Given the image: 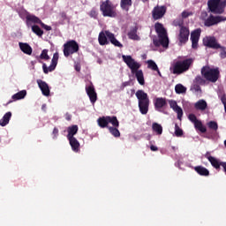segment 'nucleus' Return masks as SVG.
I'll use <instances>...</instances> for the list:
<instances>
[{
	"instance_id": "1",
	"label": "nucleus",
	"mask_w": 226,
	"mask_h": 226,
	"mask_svg": "<svg viewBox=\"0 0 226 226\" xmlns=\"http://www.w3.org/2000/svg\"><path fill=\"white\" fill-rule=\"evenodd\" d=\"M122 59L128 68L131 69V73L135 75L139 84L140 86H144V84H146V80L144 79V72L142 70H139L141 66L140 64L135 61L132 56L123 55Z\"/></svg>"
},
{
	"instance_id": "2",
	"label": "nucleus",
	"mask_w": 226,
	"mask_h": 226,
	"mask_svg": "<svg viewBox=\"0 0 226 226\" xmlns=\"http://www.w3.org/2000/svg\"><path fill=\"white\" fill-rule=\"evenodd\" d=\"M154 29L159 38L155 37L153 39L154 47H163L164 49H167L169 47V36L167 35V30L160 22L154 24Z\"/></svg>"
},
{
	"instance_id": "3",
	"label": "nucleus",
	"mask_w": 226,
	"mask_h": 226,
	"mask_svg": "<svg viewBox=\"0 0 226 226\" xmlns=\"http://www.w3.org/2000/svg\"><path fill=\"white\" fill-rule=\"evenodd\" d=\"M195 60L192 57L182 58L176 61L172 65V73L174 75H182V73H186L193 66V62Z\"/></svg>"
},
{
	"instance_id": "4",
	"label": "nucleus",
	"mask_w": 226,
	"mask_h": 226,
	"mask_svg": "<svg viewBox=\"0 0 226 226\" xmlns=\"http://www.w3.org/2000/svg\"><path fill=\"white\" fill-rule=\"evenodd\" d=\"M136 97L138 98V107L139 109L140 114H143V116H146L147 112H149V96L144 90H138L136 92Z\"/></svg>"
},
{
	"instance_id": "5",
	"label": "nucleus",
	"mask_w": 226,
	"mask_h": 226,
	"mask_svg": "<svg viewBox=\"0 0 226 226\" xmlns=\"http://www.w3.org/2000/svg\"><path fill=\"white\" fill-rule=\"evenodd\" d=\"M100 11H102V17H109V19H116L117 17L116 5L110 0L101 2Z\"/></svg>"
},
{
	"instance_id": "6",
	"label": "nucleus",
	"mask_w": 226,
	"mask_h": 226,
	"mask_svg": "<svg viewBox=\"0 0 226 226\" xmlns=\"http://www.w3.org/2000/svg\"><path fill=\"white\" fill-rule=\"evenodd\" d=\"M207 8L210 13L223 15L225 13L226 0H208Z\"/></svg>"
},
{
	"instance_id": "7",
	"label": "nucleus",
	"mask_w": 226,
	"mask_h": 226,
	"mask_svg": "<svg viewBox=\"0 0 226 226\" xmlns=\"http://www.w3.org/2000/svg\"><path fill=\"white\" fill-rule=\"evenodd\" d=\"M201 75L208 82H216L220 77V71L218 69H211L208 66H203L201 68Z\"/></svg>"
},
{
	"instance_id": "8",
	"label": "nucleus",
	"mask_w": 226,
	"mask_h": 226,
	"mask_svg": "<svg viewBox=\"0 0 226 226\" xmlns=\"http://www.w3.org/2000/svg\"><path fill=\"white\" fill-rule=\"evenodd\" d=\"M76 52H79V43L75 40L68 41L64 44V56L65 57H69Z\"/></svg>"
},
{
	"instance_id": "9",
	"label": "nucleus",
	"mask_w": 226,
	"mask_h": 226,
	"mask_svg": "<svg viewBox=\"0 0 226 226\" xmlns=\"http://www.w3.org/2000/svg\"><path fill=\"white\" fill-rule=\"evenodd\" d=\"M226 17L223 16H215L210 14L209 17L204 19V26L205 27H213V26H218L220 22H225Z\"/></svg>"
},
{
	"instance_id": "10",
	"label": "nucleus",
	"mask_w": 226,
	"mask_h": 226,
	"mask_svg": "<svg viewBox=\"0 0 226 226\" xmlns=\"http://www.w3.org/2000/svg\"><path fill=\"white\" fill-rule=\"evenodd\" d=\"M188 119L189 121H191V123L194 124V128L196 130H199V132H200L201 133H206V132H207V129L206 128V126H204L202 121L197 119V116H195V114H189Z\"/></svg>"
},
{
	"instance_id": "11",
	"label": "nucleus",
	"mask_w": 226,
	"mask_h": 226,
	"mask_svg": "<svg viewBox=\"0 0 226 226\" xmlns=\"http://www.w3.org/2000/svg\"><path fill=\"white\" fill-rule=\"evenodd\" d=\"M203 45L204 47H207V49H213L214 50H218L220 49V43H218V40L215 36H206L203 38Z\"/></svg>"
},
{
	"instance_id": "12",
	"label": "nucleus",
	"mask_w": 226,
	"mask_h": 226,
	"mask_svg": "<svg viewBox=\"0 0 226 226\" xmlns=\"http://www.w3.org/2000/svg\"><path fill=\"white\" fill-rule=\"evenodd\" d=\"M57 61H59V53H54L50 65L49 67H47V64H45L42 65L44 73L47 74L49 72H54V70H56V66H57Z\"/></svg>"
},
{
	"instance_id": "13",
	"label": "nucleus",
	"mask_w": 226,
	"mask_h": 226,
	"mask_svg": "<svg viewBox=\"0 0 226 226\" xmlns=\"http://www.w3.org/2000/svg\"><path fill=\"white\" fill-rule=\"evenodd\" d=\"M200 33L202 30L198 28L191 33L192 48L194 49H199V40H200Z\"/></svg>"
},
{
	"instance_id": "14",
	"label": "nucleus",
	"mask_w": 226,
	"mask_h": 226,
	"mask_svg": "<svg viewBox=\"0 0 226 226\" xmlns=\"http://www.w3.org/2000/svg\"><path fill=\"white\" fill-rule=\"evenodd\" d=\"M167 13V7L165 6H156L152 11V17L154 20H160L162 19L163 15Z\"/></svg>"
},
{
	"instance_id": "15",
	"label": "nucleus",
	"mask_w": 226,
	"mask_h": 226,
	"mask_svg": "<svg viewBox=\"0 0 226 226\" xmlns=\"http://www.w3.org/2000/svg\"><path fill=\"white\" fill-rule=\"evenodd\" d=\"M190 38V29L186 26H182L179 30L178 41L185 45Z\"/></svg>"
},
{
	"instance_id": "16",
	"label": "nucleus",
	"mask_w": 226,
	"mask_h": 226,
	"mask_svg": "<svg viewBox=\"0 0 226 226\" xmlns=\"http://www.w3.org/2000/svg\"><path fill=\"white\" fill-rule=\"evenodd\" d=\"M86 91L91 103H96V100H98V95L96 94V91L94 90V86H93V83H91L88 87H86Z\"/></svg>"
},
{
	"instance_id": "17",
	"label": "nucleus",
	"mask_w": 226,
	"mask_h": 226,
	"mask_svg": "<svg viewBox=\"0 0 226 226\" xmlns=\"http://www.w3.org/2000/svg\"><path fill=\"white\" fill-rule=\"evenodd\" d=\"M170 107L177 114V119H180L183 117V109L177 105V102L174 100L169 101Z\"/></svg>"
},
{
	"instance_id": "18",
	"label": "nucleus",
	"mask_w": 226,
	"mask_h": 226,
	"mask_svg": "<svg viewBox=\"0 0 226 226\" xmlns=\"http://www.w3.org/2000/svg\"><path fill=\"white\" fill-rule=\"evenodd\" d=\"M154 105L155 110L162 112V109H163V107H167V99L163 97H157L154 101Z\"/></svg>"
},
{
	"instance_id": "19",
	"label": "nucleus",
	"mask_w": 226,
	"mask_h": 226,
	"mask_svg": "<svg viewBox=\"0 0 226 226\" xmlns=\"http://www.w3.org/2000/svg\"><path fill=\"white\" fill-rule=\"evenodd\" d=\"M37 84L39 86V88L41 89L43 96H50V88L49 87V84L47 82L39 79L37 80Z\"/></svg>"
},
{
	"instance_id": "20",
	"label": "nucleus",
	"mask_w": 226,
	"mask_h": 226,
	"mask_svg": "<svg viewBox=\"0 0 226 226\" xmlns=\"http://www.w3.org/2000/svg\"><path fill=\"white\" fill-rule=\"evenodd\" d=\"M138 31H139V26H135L131 27L130 31L127 34L129 40H134L135 41H139L140 36L137 34Z\"/></svg>"
},
{
	"instance_id": "21",
	"label": "nucleus",
	"mask_w": 226,
	"mask_h": 226,
	"mask_svg": "<svg viewBox=\"0 0 226 226\" xmlns=\"http://www.w3.org/2000/svg\"><path fill=\"white\" fill-rule=\"evenodd\" d=\"M106 36L112 45L115 47H119V49H123L122 43L116 39V35H114V34H112L110 31H106Z\"/></svg>"
},
{
	"instance_id": "22",
	"label": "nucleus",
	"mask_w": 226,
	"mask_h": 226,
	"mask_svg": "<svg viewBox=\"0 0 226 226\" xmlns=\"http://www.w3.org/2000/svg\"><path fill=\"white\" fill-rule=\"evenodd\" d=\"M68 140L72 151H74V153H79V151H80V143L77 138H70Z\"/></svg>"
},
{
	"instance_id": "23",
	"label": "nucleus",
	"mask_w": 226,
	"mask_h": 226,
	"mask_svg": "<svg viewBox=\"0 0 226 226\" xmlns=\"http://www.w3.org/2000/svg\"><path fill=\"white\" fill-rule=\"evenodd\" d=\"M19 46L20 50L23 51L24 54H26L27 56H31V54H33V48H31L28 43L19 42Z\"/></svg>"
},
{
	"instance_id": "24",
	"label": "nucleus",
	"mask_w": 226,
	"mask_h": 226,
	"mask_svg": "<svg viewBox=\"0 0 226 226\" xmlns=\"http://www.w3.org/2000/svg\"><path fill=\"white\" fill-rule=\"evenodd\" d=\"M67 139H75V135H77L79 132V125H72L67 128Z\"/></svg>"
},
{
	"instance_id": "25",
	"label": "nucleus",
	"mask_w": 226,
	"mask_h": 226,
	"mask_svg": "<svg viewBox=\"0 0 226 226\" xmlns=\"http://www.w3.org/2000/svg\"><path fill=\"white\" fill-rule=\"evenodd\" d=\"M194 108L196 109V110L204 111L206 110V109H207V102L204 99H200L197 102H195Z\"/></svg>"
},
{
	"instance_id": "26",
	"label": "nucleus",
	"mask_w": 226,
	"mask_h": 226,
	"mask_svg": "<svg viewBox=\"0 0 226 226\" xmlns=\"http://www.w3.org/2000/svg\"><path fill=\"white\" fill-rule=\"evenodd\" d=\"M194 170L200 176H205V177L209 176V170L205 168L204 166H196L194 167Z\"/></svg>"
},
{
	"instance_id": "27",
	"label": "nucleus",
	"mask_w": 226,
	"mask_h": 226,
	"mask_svg": "<svg viewBox=\"0 0 226 226\" xmlns=\"http://www.w3.org/2000/svg\"><path fill=\"white\" fill-rule=\"evenodd\" d=\"M32 22L33 24H41V19L40 18L28 14L26 15V25L29 26V23Z\"/></svg>"
},
{
	"instance_id": "28",
	"label": "nucleus",
	"mask_w": 226,
	"mask_h": 226,
	"mask_svg": "<svg viewBox=\"0 0 226 226\" xmlns=\"http://www.w3.org/2000/svg\"><path fill=\"white\" fill-rule=\"evenodd\" d=\"M10 119H11V111H8L4 115L0 120V126H6L10 123Z\"/></svg>"
},
{
	"instance_id": "29",
	"label": "nucleus",
	"mask_w": 226,
	"mask_h": 226,
	"mask_svg": "<svg viewBox=\"0 0 226 226\" xmlns=\"http://www.w3.org/2000/svg\"><path fill=\"white\" fill-rule=\"evenodd\" d=\"M107 34L106 32H100L98 41L100 45H109V40L107 39Z\"/></svg>"
},
{
	"instance_id": "30",
	"label": "nucleus",
	"mask_w": 226,
	"mask_h": 226,
	"mask_svg": "<svg viewBox=\"0 0 226 226\" xmlns=\"http://www.w3.org/2000/svg\"><path fill=\"white\" fill-rule=\"evenodd\" d=\"M208 162L211 163L214 169L220 170V167H222V162L218 161V159L215 157H208Z\"/></svg>"
},
{
	"instance_id": "31",
	"label": "nucleus",
	"mask_w": 226,
	"mask_h": 226,
	"mask_svg": "<svg viewBox=\"0 0 226 226\" xmlns=\"http://www.w3.org/2000/svg\"><path fill=\"white\" fill-rule=\"evenodd\" d=\"M97 123L101 128H107L109 126V116L99 117Z\"/></svg>"
},
{
	"instance_id": "32",
	"label": "nucleus",
	"mask_w": 226,
	"mask_h": 226,
	"mask_svg": "<svg viewBox=\"0 0 226 226\" xmlns=\"http://www.w3.org/2000/svg\"><path fill=\"white\" fill-rule=\"evenodd\" d=\"M132 0H121L120 6L124 11H130V6H132Z\"/></svg>"
},
{
	"instance_id": "33",
	"label": "nucleus",
	"mask_w": 226,
	"mask_h": 226,
	"mask_svg": "<svg viewBox=\"0 0 226 226\" xmlns=\"http://www.w3.org/2000/svg\"><path fill=\"white\" fill-rule=\"evenodd\" d=\"M152 130L157 135H162L163 133V127H162V124L158 123H153L152 124Z\"/></svg>"
},
{
	"instance_id": "34",
	"label": "nucleus",
	"mask_w": 226,
	"mask_h": 226,
	"mask_svg": "<svg viewBox=\"0 0 226 226\" xmlns=\"http://www.w3.org/2000/svg\"><path fill=\"white\" fill-rule=\"evenodd\" d=\"M26 94H27V92L26 90H21L12 95V100H14V101L22 100V99L26 98Z\"/></svg>"
},
{
	"instance_id": "35",
	"label": "nucleus",
	"mask_w": 226,
	"mask_h": 226,
	"mask_svg": "<svg viewBox=\"0 0 226 226\" xmlns=\"http://www.w3.org/2000/svg\"><path fill=\"white\" fill-rule=\"evenodd\" d=\"M108 123H110L113 128H119V120H117V117H109L108 116Z\"/></svg>"
},
{
	"instance_id": "36",
	"label": "nucleus",
	"mask_w": 226,
	"mask_h": 226,
	"mask_svg": "<svg viewBox=\"0 0 226 226\" xmlns=\"http://www.w3.org/2000/svg\"><path fill=\"white\" fill-rule=\"evenodd\" d=\"M175 92L177 93V94H185V93H186V87L181 84H177L175 87Z\"/></svg>"
},
{
	"instance_id": "37",
	"label": "nucleus",
	"mask_w": 226,
	"mask_h": 226,
	"mask_svg": "<svg viewBox=\"0 0 226 226\" xmlns=\"http://www.w3.org/2000/svg\"><path fill=\"white\" fill-rule=\"evenodd\" d=\"M206 78H202V76L198 75L194 79V84H197L198 86H206Z\"/></svg>"
},
{
	"instance_id": "38",
	"label": "nucleus",
	"mask_w": 226,
	"mask_h": 226,
	"mask_svg": "<svg viewBox=\"0 0 226 226\" xmlns=\"http://www.w3.org/2000/svg\"><path fill=\"white\" fill-rule=\"evenodd\" d=\"M147 68L153 70V72H158V65L153 60H147Z\"/></svg>"
},
{
	"instance_id": "39",
	"label": "nucleus",
	"mask_w": 226,
	"mask_h": 226,
	"mask_svg": "<svg viewBox=\"0 0 226 226\" xmlns=\"http://www.w3.org/2000/svg\"><path fill=\"white\" fill-rule=\"evenodd\" d=\"M32 31L37 36H43V30L38 26V25L32 26Z\"/></svg>"
},
{
	"instance_id": "40",
	"label": "nucleus",
	"mask_w": 226,
	"mask_h": 226,
	"mask_svg": "<svg viewBox=\"0 0 226 226\" xmlns=\"http://www.w3.org/2000/svg\"><path fill=\"white\" fill-rule=\"evenodd\" d=\"M109 132L113 135V137H121V132L117 129V127H109Z\"/></svg>"
},
{
	"instance_id": "41",
	"label": "nucleus",
	"mask_w": 226,
	"mask_h": 226,
	"mask_svg": "<svg viewBox=\"0 0 226 226\" xmlns=\"http://www.w3.org/2000/svg\"><path fill=\"white\" fill-rule=\"evenodd\" d=\"M207 126L209 130H212L213 132H218V123L210 121L207 123Z\"/></svg>"
},
{
	"instance_id": "42",
	"label": "nucleus",
	"mask_w": 226,
	"mask_h": 226,
	"mask_svg": "<svg viewBox=\"0 0 226 226\" xmlns=\"http://www.w3.org/2000/svg\"><path fill=\"white\" fill-rule=\"evenodd\" d=\"M40 59H44L45 61H49L50 56H49V49H43L40 55Z\"/></svg>"
},
{
	"instance_id": "43",
	"label": "nucleus",
	"mask_w": 226,
	"mask_h": 226,
	"mask_svg": "<svg viewBox=\"0 0 226 226\" xmlns=\"http://www.w3.org/2000/svg\"><path fill=\"white\" fill-rule=\"evenodd\" d=\"M191 91H192V93H200V94L202 93V88L200 87V85L195 83L191 87Z\"/></svg>"
},
{
	"instance_id": "44",
	"label": "nucleus",
	"mask_w": 226,
	"mask_h": 226,
	"mask_svg": "<svg viewBox=\"0 0 226 226\" xmlns=\"http://www.w3.org/2000/svg\"><path fill=\"white\" fill-rule=\"evenodd\" d=\"M175 135L176 137H183V129H180L177 124H175Z\"/></svg>"
},
{
	"instance_id": "45",
	"label": "nucleus",
	"mask_w": 226,
	"mask_h": 226,
	"mask_svg": "<svg viewBox=\"0 0 226 226\" xmlns=\"http://www.w3.org/2000/svg\"><path fill=\"white\" fill-rule=\"evenodd\" d=\"M220 57H221V59H225V57H226V48L225 47H223V46H222V45H220Z\"/></svg>"
},
{
	"instance_id": "46",
	"label": "nucleus",
	"mask_w": 226,
	"mask_h": 226,
	"mask_svg": "<svg viewBox=\"0 0 226 226\" xmlns=\"http://www.w3.org/2000/svg\"><path fill=\"white\" fill-rule=\"evenodd\" d=\"M89 17H91V19H98V11H96L94 9H92L89 12Z\"/></svg>"
},
{
	"instance_id": "47",
	"label": "nucleus",
	"mask_w": 226,
	"mask_h": 226,
	"mask_svg": "<svg viewBox=\"0 0 226 226\" xmlns=\"http://www.w3.org/2000/svg\"><path fill=\"white\" fill-rule=\"evenodd\" d=\"M173 24H174V26H176V27H177V26H178V27H180V29H181L182 27H185V26H183V20H181V19H177V20H175V21L173 22Z\"/></svg>"
},
{
	"instance_id": "48",
	"label": "nucleus",
	"mask_w": 226,
	"mask_h": 226,
	"mask_svg": "<svg viewBox=\"0 0 226 226\" xmlns=\"http://www.w3.org/2000/svg\"><path fill=\"white\" fill-rule=\"evenodd\" d=\"M43 29H45L46 31H52V26L46 25L45 23H42V21L41 22L40 25Z\"/></svg>"
},
{
	"instance_id": "49",
	"label": "nucleus",
	"mask_w": 226,
	"mask_h": 226,
	"mask_svg": "<svg viewBox=\"0 0 226 226\" xmlns=\"http://www.w3.org/2000/svg\"><path fill=\"white\" fill-rule=\"evenodd\" d=\"M60 17H61L62 20L70 21V18H68V15H66V12H64V11L60 12Z\"/></svg>"
},
{
	"instance_id": "50",
	"label": "nucleus",
	"mask_w": 226,
	"mask_h": 226,
	"mask_svg": "<svg viewBox=\"0 0 226 226\" xmlns=\"http://www.w3.org/2000/svg\"><path fill=\"white\" fill-rule=\"evenodd\" d=\"M221 102L224 105V110L226 112V94L221 96Z\"/></svg>"
},
{
	"instance_id": "51",
	"label": "nucleus",
	"mask_w": 226,
	"mask_h": 226,
	"mask_svg": "<svg viewBox=\"0 0 226 226\" xmlns=\"http://www.w3.org/2000/svg\"><path fill=\"white\" fill-rule=\"evenodd\" d=\"M190 15H192V13H191V12H188V11H184L182 12V18H183V19H188V17H190Z\"/></svg>"
},
{
	"instance_id": "52",
	"label": "nucleus",
	"mask_w": 226,
	"mask_h": 226,
	"mask_svg": "<svg viewBox=\"0 0 226 226\" xmlns=\"http://www.w3.org/2000/svg\"><path fill=\"white\" fill-rule=\"evenodd\" d=\"M58 134H59V129H57V127H55L53 129V135H55V137H57Z\"/></svg>"
},
{
	"instance_id": "53",
	"label": "nucleus",
	"mask_w": 226,
	"mask_h": 226,
	"mask_svg": "<svg viewBox=\"0 0 226 226\" xmlns=\"http://www.w3.org/2000/svg\"><path fill=\"white\" fill-rule=\"evenodd\" d=\"M66 121H72V115L70 113H65Z\"/></svg>"
},
{
	"instance_id": "54",
	"label": "nucleus",
	"mask_w": 226,
	"mask_h": 226,
	"mask_svg": "<svg viewBox=\"0 0 226 226\" xmlns=\"http://www.w3.org/2000/svg\"><path fill=\"white\" fill-rule=\"evenodd\" d=\"M151 151H158V147H155L154 145L150 146Z\"/></svg>"
},
{
	"instance_id": "55",
	"label": "nucleus",
	"mask_w": 226,
	"mask_h": 226,
	"mask_svg": "<svg viewBox=\"0 0 226 226\" xmlns=\"http://www.w3.org/2000/svg\"><path fill=\"white\" fill-rule=\"evenodd\" d=\"M222 167L224 170V173L226 174V162H222Z\"/></svg>"
},
{
	"instance_id": "56",
	"label": "nucleus",
	"mask_w": 226,
	"mask_h": 226,
	"mask_svg": "<svg viewBox=\"0 0 226 226\" xmlns=\"http://www.w3.org/2000/svg\"><path fill=\"white\" fill-rule=\"evenodd\" d=\"M205 158L208 160V158H213V156L210 155L209 152H207L205 154Z\"/></svg>"
},
{
	"instance_id": "57",
	"label": "nucleus",
	"mask_w": 226,
	"mask_h": 226,
	"mask_svg": "<svg viewBox=\"0 0 226 226\" xmlns=\"http://www.w3.org/2000/svg\"><path fill=\"white\" fill-rule=\"evenodd\" d=\"M155 72H157L159 77H162V72H160V69H158V71H155Z\"/></svg>"
},
{
	"instance_id": "58",
	"label": "nucleus",
	"mask_w": 226,
	"mask_h": 226,
	"mask_svg": "<svg viewBox=\"0 0 226 226\" xmlns=\"http://www.w3.org/2000/svg\"><path fill=\"white\" fill-rule=\"evenodd\" d=\"M46 108H47V105H46V104H43V105L41 106L42 110H45Z\"/></svg>"
},
{
	"instance_id": "59",
	"label": "nucleus",
	"mask_w": 226,
	"mask_h": 226,
	"mask_svg": "<svg viewBox=\"0 0 226 226\" xmlns=\"http://www.w3.org/2000/svg\"><path fill=\"white\" fill-rule=\"evenodd\" d=\"M143 3H147L149 0H141Z\"/></svg>"
}]
</instances>
